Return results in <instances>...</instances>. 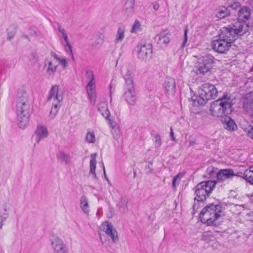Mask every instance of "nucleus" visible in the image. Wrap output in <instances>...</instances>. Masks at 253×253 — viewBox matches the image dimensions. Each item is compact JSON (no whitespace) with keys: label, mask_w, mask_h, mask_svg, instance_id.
<instances>
[{"label":"nucleus","mask_w":253,"mask_h":253,"mask_svg":"<svg viewBox=\"0 0 253 253\" xmlns=\"http://www.w3.org/2000/svg\"><path fill=\"white\" fill-rule=\"evenodd\" d=\"M233 104V100L228 95H224L212 102L210 107V113L215 117L226 116L232 112Z\"/></svg>","instance_id":"f257e3e1"},{"label":"nucleus","mask_w":253,"mask_h":253,"mask_svg":"<svg viewBox=\"0 0 253 253\" xmlns=\"http://www.w3.org/2000/svg\"><path fill=\"white\" fill-rule=\"evenodd\" d=\"M223 208L220 205L210 204L201 211L200 218L202 223L211 225L221 215Z\"/></svg>","instance_id":"f03ea898"},{"label":"nucleus","mask_w":253,"mask_h":253,"mask_svg":"<svg viewBox=\"0 0 253 253\" xmlns=\"http://www.w3.org/2000/svg\"><path fill=\"white\" fill-rule=\"evenodd\" d=\"M216 87L209 83L203 84L199 89V96L195 98H192L194 106L203 105L206 101L214 99L218 94Z\"/></svg>","instance_id":"7ed1b4c3"},{"label":"nucleus","mask_w":253,"mask_h":253,"mask_svg":"<svg viewBox=\"0 0 253 253\" xmlns=\"http://www.w3.org/2000/svg\"><path fill=\"white\" fill-rule=\"evenodd\" d=\"M62 100V95L59 94V85H53L49 91L47 97V101L51 102L52 105L50 112L48 116V118L49 120L53 119L57 114L61 106V102Z\"/></svg>","instance_id":"20e7f679"},{"label":"nucleus","mask_w":253,"mask_h":253,"mask_svg":"<svg viewBox=\"0 0 253 253\" xmlns=\"http://www.w3.org/2000/svg\"><path fill=\"white\" fill-rule=\"evenodd\" d=\"M216 181L208 180L198 183L195 187V200L203 202L209 197L216 184Z\"/></svg>","instance_id":"39448f33"},{"label":"nucleus","mask_w":253,"mask_h":253,"mask_svg":"<svg viewBox=\"0 0 253 253\" xmlns=\"http://www.w3.org/2000/svg\"><path fill=\"white\" fill-rule=\"evenodd\" d=\"M214 57L210 54L201 56L196 63L195 71L197 75L204 74L211 68Z\"/></svg>","instance_id":"423d86ee"},{"label":"nucleus","mask_w":253,"mask_h":253,"mask_svg":"<svg viewBox=\"0 0 253 253\" xmlns=\"http://www.w3.org/2000/svg\"><path fill=\"white\" fill-rule=\"evenodd\" d=\"M30 105L16 104V113L19 127L25 128L29 123Z\"/></svg>","instance_id":"0eeeda50"},{"label":"nucleus","mask_w":253,"mask_h":253,"mask_svg":"<svg viewBox=\"0 0 253 253\" xmlns=\"http://www.w3.org/2000/svg\"><path fill=\"white\" fill-rule=\"evenodd\" d=\"M50 242L54 253H68L65 243L58 235L52 234L50 238Z\"/></svg>","instance_id":"6e6552de"},{"label":"nucleus","mask_w":253,"mask_h":253,"mask_svg":"<svg viewBox=\"0 0 253 253\" xmlns=\"http://www.w3.org/2000/svg\"><path fill=\"white\" fill-rule=\"evenodd\" d=\"M139 59L147 62L152 58V45L150 43L138 45L136 47Z\"/></svg>","instance_id":"1a4fd4ad"},{"label":"nucleus","mask_w":253,"mask_h":253,"mask_svg":"<svg viewBox=\"0 0 253 253\" xmlns=\"http://www.w3.org/2000/svg\"><path fill=\"white\" fill-rule=\"evenodd\" d=\"M123 97L128 105L132 106L135 105L136 97L134 84H125Z\"/></svg>","instance_id":"9d476101"},{"label":"nucleus","mask_w":253,"mask_h":253,"mask_svg":"<svg viewBox=\"0 0 253 253\" xmlns=\"http://www.w3.org/2000/svg\"><path fill=\"white\" fill-rule=\"evenodd\" d=\"M231 46V43L220 37L211 42L213 49L215 52L221 54L226 53L229 50Z\"/></svg>","instance_id":"9b49d317"},{"label":"nucleus","mask_w":253,"mask_h":253,"mask_svg":"<svg viewBox=\"0 0 253 253\" xmlns=\"http://www.w3.org/2000/svg\"><path fill=\"white\" fill-rule=\"evenodd\" d=\"M99 229L109 236L114 242L118 241L117 232L111 223L105 221L99 226Z\"/></svg>","instance_id":"f8f14e48"},{"label":"nucleus","mask_w":253,"mask_h":253,"mask_svg":"<svg viewBox=\"0 0 253 253\" xmlns=\"http://www.w3.org/2000/svg\"><path fill=\"white\" fill-rule=\"evenodd\" d=\"M30 105L29 95L25 86L20 87L16 96V104Z\"/></svg>","instance_id":"ddd939ff"},{"label":"nucleus","mask_w":253,"mask_h":253,"mask_svg":"<svg viewBox=\"0 0 253 253\" xmlns=\"http://www.w3.org/2000/svg\"><path fill=\"white\" fill-rule=\"evenodd\" d=\"M219 37L232 43L236 40L237 34L234 28L231 27H223L221 29Z\"/></svg>","instance_id":"4468645a"},{"label":"nucleus","mask_w":253,"mask_h":253,"mask_svg":"<svg viewBox=\"0 0 253 253\" xmlns=\"http://www.w3.org/2000/svg\"><path fill=\"white\" fill-rule=\"evenodd\" d=\"M121 73L125 81V84H134L132 68L130 65H124L122 67Z\"/></svg>","instance_id":"2eb2a0df"},{"label":"nucleus","mask_w":253,"mask_h":253,"mask_svg":"<svg viewBox=\"0 0 253 253\" xmlns=\"http://www.w3.org/2000/svg\"><path fill=\"white\" fill-rule=\"evenodd\" d=\"M235 176H239L240 175L238 173H235L233 170L230 169H221L216 173L217 179L220 181L231 179Z\"/></svg>","instance_id":"dca6fc26"},{"label":"nucleus","mask_w":253,"mask_h":253,"mask_svg":"<svg viewBox=\"0 0 253 253\" xmlns=\"http://www.w3.org/2000/svg\"><path fill=\"white\" fill-rule=\"evenodd\" d=\"M47 135L48 131L46 127L43 126H38L33 138L39 143L42 139L46 137Z\"/></svg>","instance_id":"f3484780"},{"label":"nucleus","mask_w":253,"mask_h":253,"mask_svg":"<svg viewBox=\"0 0 253 253\" xmlns=\"http://www.w3.org/2000/svg\"><path fill=\"white\" fill-rule=\"evenodd\" d=\"M164 85L167 93L170 95H173L175 92L176 83L175 80L171 77H167Z\"/></svg>","instance_id":"a211bd4d"},{"label":"nucleus","mask_w":253,"mask_h":253,"mask_svg":"<svg viewBox=\"0 0 253 253\" xmlns=\"http://www.w3.org/2000/svg\"><path fill=\"white\" fill-rule=\"evenodd\" d=\"M135 0H127L123 8V13L126 16H132L134 12Z\"/></svg>","instance_id":"6ab92c4d"},{"label":"nucleus","mask_w":253,"mask_h":253,"mask_svg":"<svg viewBox=\"0 0 253 253\" xmlns=\"http://www.w3.org/2000/svg\"><path fill=\"white\" fill-rule=\"evenodd\" d=\"M251 16V10L246 6L241 7L238 12V20L239 22H245Z\"/></svg>","instance_id":"aec40b11"},{"label":"nucleus","mask_w":253,"mask_h":253,"mask_svg":"<svg viewBox=\"0 0 253 253\" xmlns=\"http://www.w3.org/2000/svg\"><path fill=\"white\" fill-rule=\"evenodd\" d=\"M243 108L247 112H253V92L247 95L244 102Z\"/></svg>","instance_id":"412c9836"},{"label":"nucleus","mask_w":253,"mask_h":253,"mask_svg":"<svg viewBox=\"0 0 253 253\" xmlns=\"http://www.w3.org/2000/svg\"><path fill=\"white\" fill-rule=\"evenodd\" d=\"M170 35L169 33H161L156 36L157 43L161 46H166L170 42Z\"/></svg>","instance_id":"4be33fe9"},{"label":"nucleus","mask_w":253,"mask_h":253,"mask_svg":"<svg viewBox=\"0 0 253 253\" xmlns=\"http://www.w3.org/2000/svg\"><path fill=\"white\" fill-rule=\"evenodd\" d=\"M86 89L90 103L92 105H95L96 100V91L95 85L86 86Z\"/></svg>","instance_id":"5701e85b"},{"label":"nucleus","mask_w":253,"mask_h":253,"mask_svg":"<svg viewBox=\"0 0 253 253\" xmlns=\"http://www.w3.org/2000/svg\"><path fill=\"white\" fill-rule=\"evenodd\" d=\"M97 110L106 119H108V118L110 117V114L108 109L106 102L104 101H100L97 105Z\"/></svg>","instance_id":"b1692460"},{"label":"nucleus","mask_w":253,"mask_h":253,"mask_svg":"<svg viewBox=\"0 0 253 253\" xmlns=\"http://www.w3.org/2000/svg\"><path fill=\"white\" fill-rule=\"evenodd\" d=\"M239 176L243 177L247 182L253 184V167L247 169L243 173L239 172Z\"/></svg>","instance_id":"393cba45"},{"label":"nucleus","mask_w":253,"mask_h":253,"mask_svg":"<svg viewBox=\"0 0 253 253\" xmlns=\"http://www.w3.org/2000/svg\"><path fill=\"white\" fill-rule=\"evenodd\" d=\"M80 208L82 211L86 214H88L90 211V208L88 205L87 198L83 195L81 197L80 200Z\"/></svg>","instance_id":"a878e982"},{"label":"nucleus","mask_w":253,"mask_h":253,"mask_svg":"<svg viewBox=\"0 0 253 253\" xmlns=\"http://www.w3.org/2000/svg\"><path fill=\"white\" fill-rule=\"evenodd\" d=\"M45 66L47 67L46 73L51 75L54 74L56 72L58 65L54 63L53 61L47 59L45 64Z\"/></svg>","instance_id":"bb28decb"},{"label":"nucleus","mask_w":253,"mask_h":253,"mask_svg":"<svg viewBox=\"0 0 253 253\" xmlns=\"http://www.w3.org/2000/svg\"><path fill=\"white\" fill-rule=\"evenodd\" d=\"M97 156L96 153H92L91 154L90 157L91 158L90 161V171L89 174L92 175L93 178L96 177V173H95V169H96V157Z\"/></svg>","instance_id":"cd10ccee"},{"label":"nucleus","mask_w":253,"mask_h":253,"mask_svg":"<svg viewBox=\"0 0 253 253\" xmlns=\"http://www.w3.org/2000/svg\"><path fill=\"white\" fill-rule=\"evenodd\" d=\"M85 77L86 81L87 82L86 86H91L95 85V78L93 72L90 70H86L85 71Z\"/></svg>","instance_id":"c85d7f7f"},{"label":"nucleus","mask_w":253,"mask_h":253,"mask_svg":"<svg viewBox=\"0 0 253 253\" xmlns=\"http://www.w3.org/2000/svg\"><path fill=\"white\" fill-rule=\"evenodd\" d=\"M224 127L228 130H234L236 128V125L234 121L230 118L224 119L223 123Z\"/></svg>","instance_id":"c756f323"},{"label":"nucleus","mask_w":253,"mask_h":253,"mask_svg":"<svg viewBox=\"0 0 253 253\" xmlns=\"http://www.w3.org/2000/svg\"><path fill=\"white\" fill-rule=\"evenodd\" d=\"M57 158L58 160L64 162L66 164H69L71 161L70 155L63 151H60L57 153Z\"/></svg>","instance_id":"7c9ffc66"},{"label":"nucleus","mask_w":253,"mask_h":253,"mask_svg":"<svg viewBox=\"0 0 253 253\" xmlns=\"http://www.w3.org/2000/svg\"><path fill=\"white\" fill-rule=\"evenodd\" d=\"M216 10V15L219 18H223L230 15L229 10L224 6L219 7Z\"/></svg>","instance_id":"2f4dec72"},{"label":"nucleus","mask_w":253,"mask_h":253,"mask_svg":"<svg viewBox=\"0 0 253 253\" xmlns=\"http://www.w3.org/2000/svg\"><path fill=\"white\" fill-rule=\"evenodd\" d=\"M125 29L123 27H120L118 28L117 33L114 40L115 43H118L123 41L125 38Z\"/></svg>","instance_id":"473e14b6"},{"label":"nucleus","mask_w":253,"mask_h":253,"mask_svg":"<svg viewBox=\"0 0 253 253\" xmlns=\"http://www.w3.org/2000/svg\"><path fill=\"white\" fill-rule=\"evenodd\" d=\"M50 54L56 60L59 62L63 69H66L67 67L68 61L65 58L60 57L53 51H51Z\"/></svg>","instance_id":"72a5a7b5"},{"label":"nucleus","mask_w":253,"mask_h":253,"mask_svg":"<svg viewBox=\"0 0 253 253\" xmlns=\"http://www.w3.org/2000/svg\"><path fill=\"white\" fill-rule=\"evenodd\" d=\"M234 30L235 31L236 33L237 34V38L239 35L242 36L246 33L248 31L247 27L245 25L243 24H240L238 28H234Z\"/></svg>","instance_id":"f704fd0d"},{"label":"nucleus","mask_w":253,"mask_h":253,"mask_svg":"<svg viewBox=\"0 0 253 253\" xmlns=\"http://www.w3.org/2000/svg\"><path fill=\"white\" fill-rule=\"evenodd\" d=\"M85 140L88 143H94L96 140L94 132L90 131H88L86 134Z\"/></svg>","instance_id":"c9c22d12"},{"label":"nucleus","mask_w":253,"mask_h":253,"mask_svg":"<svg viewBox=\"0 0 253 253\" xmlns=\"http://www.w3.org/2000/svg\"><path fill=\"white\" fill-rule=\"evenodd\" d=\"M141 31V26L140 22L138 20L134 21L132 25V28L130 32L131 33H135Z\"/></svg>","instance_id":"e433bc0d"},{"label":"nucleus","mask_w":253,"mask_h":253,"mask_svg":"<svg viewBox=\"0 0 253 253\" xmlns=\"http://www.w3.org/2000/svg\"><path fill=\"white\" fill-rule=\"evenodd\" d=\"M12 207V205L9 200L4 202L1 207V211L5 212H9Z\"/></svg>","instance_id":"4c0bfd02"},{"label":"nucleus","mask_w":253,"mask_h":253,"mask_svg":"<svg viewBox=\"0 0 253 253\" xmlns=\"http://www.w3.org/2000/svg\"><path fill=\"white\" fill-rule=\"evenodd\" d=\"M16 34V29L13 27H9L7 29V40L8 41H10L12 39H13Z\"/></svg>","instance_id":"58836bf2"},{"label":"nucleus","mask_w":253,"mask_h":253,"mask_svg":"<svg viewBox=\"0 0 253 253\" xmlns=\"http://www.w3.org/2000/svg\"><path fill=\"white\" fill-rule=\"evenodd\" d=\"M243 129L247 133L248 136L253 139V126L248 125L247 126L243 127Z\"/></svg>","instance_id":"ea45409f"},{"label":"nucleus","mask_w":253,"mask_h":253,"mask_svg":"<svg viewBox=\"0 0 253 253\" xmlns=\"http://www.w3.org/2000/svg\"><path fill=\"white\" fill-rule=\"evenodd\" d=\"M97 36L98 38V41L95 42L92 45L93 46H96L97 44H101L104 42V36L103 34L99 33L97 34Z\"/></svg>","instance_id":"a19ab883"},{"label":"nucleus","mask_w":253,"mask_h":253,"mask_svg":"<svg viewBox=\"0 0 253 253\" xmlns=\"http://www.w3.org/2000/svg\"><path fill=\"white\" fill-rule=\"evenodd\" d=\"M161 138L160 135L157 133L154 136V144L156 148H159L161 145Z\"/></svg>","instance_id":"79ce46f5"},{"label":"nucleus","mask_w":253,"mask_h":253,"mask_svg":"<svg viewBox=\"0 0 253 253\" xmlns=\"http://www.w3.org/2000/svg\"><path fill=\"white\" fill-rule=\"evenodd\" d=\"M121 203H122V205L121 206V211L125 213L127 211V209L126 207V202L124 199L122 198L121 199Z\"/></svg>","instance_id":"37998d69"},{"label":"nucleus","mask_w":253,"mask_h":253,"mask_svg":"<svg viewBox=\"0 0 253 253\" xmlns=\"http://www.w3.org/2000/svg\"><path fill=\"white\" fill-rule=\"evenodd\" d=\"M182 176V174H181V173H179L177 175H176L173 178V180H172V186L174 188L176 187V182L180 181Z\"/></svg>","instance_id":"c03bdc74"},{"label":"nucleus","mask_w":253,"mask_h":253,"mask_svg":"<svg viewBox=\"0 0 253 253\" xmlns=\"http://www.w3.org/2000/svg\"><path fill=\"white\" fill-rule=\"evenodd\" d=\"M187 33H188V27L186 26L184 28V34L183 42L181 44V47L183 48L185 46V44L187 41Z\"/></svg>","instance_id":"a18cd8bd"},{"label":"nucleus","mask_w":253,"mask_h":253,"mask_svg":"<svg viewBox=\"0 0 253 253\" xmlns=\"http://www.w3.org/2000/svg\"><path fill=\"white\" fill-rule=\"evenodd\" d=\"M9 213H10L9 212H5V211H1L0 218L1 219H3V220H6L7 219V218L9 215Z\"/></svg>","instance_id":"49530a36"},{"label":"nucleus","mask_w":253,"mask_h":253,"mask_svg":"<svg viewBox=\"0 0 253 253\" xmlns=\"http://www.w3.org/2000/svg\"><path fill=\"white\" fill-rule=\"evenodd\" d=\"M62 38L63 39L64 42H65L66 43V45L68 47V48H71V44L69 42V40H68V35L67 34H64V35H63L62 36Z\"/></svg>","instance_id":"de8ad7c7"},{"label":"nucleus","mask_w":253,"mask_h":253,"mask_svg":"<svg viewBox=\"0 0 253 253\" xmlns=\"http://www.w3.org/2000/svg\"><path fill=\"white\" fill-rule=\"evenodd\" d=\"M108 121V123L110 125V126L112 127L113 129H115L117 127L116 123L112 120L110 119L109 117L107 119Z\"/></svg>","instance_id":"09e8293b"},{"label":"nucleus","mask_w":253,"mask_h":253,"mask_svg":"<svg viewBox=\"0 0 253 253\" xmlns=\"http://www.w3.org/2000/svg\"><path fill=\"white\" fill-rule=\"evenodd\" d=\"M57 27L58 30L61 33V34L62 35V36L63 35H64V34H66L65 29L63 28H62V27L59 23L57 24Z\"/></svg>","instance_id":"8fccbe9b"},{"label":"nucleus","mask_w":253,"mask_h":253,"mask_svg":"<svg viewBox=\"0 0 253 253\" xmlns=\"http://www.w3.org/2000/svg\"><path fill=\"white\" fill-rule=\"evenodd\" d=\"M112 133L113 135L114 139H115L117 141H119L120 138V135L119 133L117 132L116 129H114V131H112Z\"/></svg>","instance_id":"3c124183"},{"label":"nucleus","mask_w":253,"mask_h":253,"mask_svg":"<svg viewBox=\"0 0 253 253\" xmlns=\"http://www.w3.org/2000/svg\"><path fill=\"white\" fill-rule=\"evenodd\" d=\"M230 6L233 9H235L240 6V4L238 1H235L231 4Z\"/></svg>","instance_id":"603ef678"},{"label":"nucleus","mask_w":253,"mask_h":253,"mask_svg":"<svg viewBox=\"0 0 253 253\" xmlns=\"http://www.w3.org/2000/svg\"><path fill=\"white\" fill-rule=\"evenodd\" d=\"M103 173H104V176L105 177V179L106 180H107L108 183L110 185H111V182L109 180L108 178L107 177V175H106V171H105V167L103 165Z\"/></svg>","instance_id":"864d4df0"},{"label":"nucleus","mask_w":253,"mask_h":253,"mask_svg":"<svg viewBox=\"0 0 253 253\" xmlns=\"http://www.w3.org/2000/svg\"><path fill=\"white\" fill-rule=\"evenodd\" d=\"M170 135L171 136V139L172 141H175V139L174 137V133H173V130H172V127H170Z\"/></svg>","instance_id":"5fc2aeb1"},{"label":"nucleus","mask_w":253,"mask_h":253,"mask_svg":"<svg viewBox=\"0 0 253 253\" xmlns=\"http://www.w3.org/2000/svg\"><path fill=\"white\" fill-rule=\"evenodd\" d=\"M196 144L195 140H191L189 141L188 147H191L194 145Z\"/></svg>","instance_id":"6e6d98bb"},{"label":"nucleus","mask_w":253,"mask_h":253,"mask_svg":"<svg viewBox=\"0 0 253 253\" xmlns=\"http://www.w3.org/2000/svg\"><path fill=\"white\" fill-rule=\"evenodd\" d=\"M153 7L155 10H158L159 8V4L158 3H155L153 5Z\"/></svg>","instance_id":"4d7b16f0"},{"label":"nucleus","mask_w":253,"mask_h":253,"mask_svg":"<svg viewBox=\"0 0 253 253\" xmlns=\"http://www.w3.org/2000/svg\"><path fill=\"white\" fill-rule=\"evenodd\" d=\"M6 220H3V219L0 218V228L1 229L2 228V226L3 225L4 222Z\"/></svg>","instance_id":"13d9d810"},{"label":"nucleus","mask_w":253,"mask_h":253,"mask_svg":"<svg viewBox=\"0 0 253 253\" xmlns=\"http://www.w3.org/2000/svg\"><path fill=\"white\" fill-rule=\"evenodd\" d=\"M70 51V54L71 55V57H72V60H74V55H73V51H72V46H71V48H69Z\"/></svg>","instance_id":"bf43d9fd"},{"label":"nucleus","mask_w":253,"mask_h":253,"mask_svg":"<svg viewBox=\"0 0 253 253\" xmlns=\"http://www.w3.org/2000/svg\"><path fill=\"white\" fill-rule=\"evenodd\" d=\"M248 197L249 198L250 200L253 202V194H249L248 195Z\"/></svg>","instance_id":"052dcab7"},{"label":"nucleus","mask_w":253,"mask_h":253,"mask_svg":"<svg viewBox=\"0 0 253 253\" xmlns=\"http://www.w3.org/2000/svg\"><path fill=\"white\" fill-rule=\"evenodd\" d=\"M208 171L211 173L213 171V168L212 167L209 168L208 169Z\"/></svg>","instance_id":"680f3d73"},{"label":"nucleus","mask_w":253,"mask_h":253,"mask_svg":"<svg viewBox=\"0 0 253 253\" xmlns=\"http://www.w3.org/2000/svg\"><path fill=\"white\" fill-rule=\"evenodd\" d=\"M251 30H252L253 31V22H252V23L251 25Z\"/></svg>","instance_id":"e2e57ef3"},{"label":"nucleus","mask_w":253,"mask_h":253,"mask_svg":"<svg viewBox=\"0 0 253 253\" xmlns=\"http://www.w3.org/2000/svg\"><path fill=\"white\" fill-rule=\"evenodd\" d=\"M251 118H252V122L253 123V114L252 115Z\"/></svg>","instance_id":"0e129e2a"},{"label":"nucleus","mask_w":253,"mask_h":253,"mask_svg":"<svg viewBox=\"0 0 253 253\" xmlns=\"http://www.w3.org/2000/svg\"><path fill=\"white\" fill-rule=\"evenodd\" d=\"M117 64H118V60H117L116 66H117Z\"/></svg>","instance_id":"69168bd1"},{"label":"nucleus","mask_w":253,"mask_h":253,"mask_svg":"<svg viewBox=\"0 0 253 253\" xmlns=\"http://www.w3.org/2000/svg\"><path fill=\"white\" fill-rule=\"evenodd\" d=\"M25 38H28V36H25Z\"/></svg>","instance_id":"338daca9"},{"label":"nucleus","mask_w":253,"mask_h":253,"mask_svg":"<svg viewBox=\"0 0 253 253\" xmlns=\"http://www.w3.org/2000/svg\"><path fill=\"white\" fill-rule=\"evenodd\" d=\"M150 164L152 165V162H149Z\"/></svg>","instance_id":"774afa93"}]
</instances>
